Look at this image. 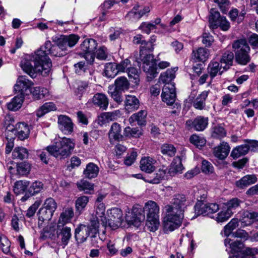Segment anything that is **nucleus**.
Returning a JSON list of instances; mask_svg holds the SVG:
<instances>
[{
  "label": "nucleus",
  "instance_id": "4be33fe9",
  "mask_svg": "<svg viewBox=\"0 0 258 258\" xmlns=\"http://www.w3.org/2000/svg\"><path fill=\"white\" fill-rule=\"evenodd\" d=\"M74 210L71 207L66 208L60 214L58 222L57 227L60 228L70 222L74 216Z\"/></svg>",
  "mask_w": 258,
  "mask_h": 258
},
{
  "label": "nucleus",
  "instance_id": "aec40b11",
  "mask_svg": "<svg viewBox=\"0 0 258 258\" xmlns=\"http://www.w3.org/2000/svg\"><path fill=\"white\" fill-rule=\"evenodd\" d=\"M155 160L150 157L142 158L140 161L141 170L148 173L153 172L155 169Z\"/></svg>",
  "mask_w": 258,
  "mask_h": 258
},
{
  "label": "nucleus",
  "instance_id": "4c0bfd02",
  "mask_svg": "<svg viewBox=\"0 0 258 258\" xmlns=\"http://www.w3.org/2000/svg\"><path fill=\"white\" fill-rule=\"evenodd\" d=\"M114 89L117 90L124 92L129 89L130 83L125 77H120L117 78L114 81Z\"/></svg>",
  "mask_w": 258,
  "mask_h": 258
},
{
  "label": "nucleus",
  "instance_id": "a19ab883",
  "mask_svg": "<svg viewBox=\"0 0 258 258\" xmlns=\"http://www.w3.org/2000/svg\"><path fill=\"white\" fill-rule=\"evenodd\" d=\"M89 202V198L87 196H82L77 199L75 202L76 213L79 215L81 214L85 210Z\"/></svg>",
  "mask_w": 258,
  "mask_h": 258
},
{
  "label": "nucleus",
  "instance_id": "6e6d98bb",
  "mask_svg": "<svg viewBox=\"0 0 258 258\" xmlns=\"http://www.w3.org/2000/svg\"><path fill=\"white\" fill-rule=\"evenodd\" d=\"M77 185L80 190L84 191L86 194H91L93 191V185L86 180H81L77 182Z\"/></svg>",
  "mask_w": 258,
  "mask_h": 258
},
{
  "label": "nucleus",
  "instance_id": "0eeeda50",
  "mask_svg": "<svg viewBox=\"0 0 258 258\" xmlns=\"http://www.w3.org/2000/svg\"><path fill=\"white\" fill-rule=\"evenodd\" d=\"M157 66L160 69H164L170 66V62L161 61L157 63L153 54H146L143 58V71L146 73L148 79L152 80L157 76Z\"/></svg>",
  "mask_w": 258,
  "mask_h": 258
},
{
  "label": "nucleus",
  "instance_id": "6ab92c4d",
  "mask_svg": "<svg viewBox=\"0 0 258 258\" xmlns=\"http://www.w3.org/2000/svg\"><path fill=\"white\" fill-rule=\"evenodd\" d=\"M90 101L94 105L99 107L103 110H106L108 106V98L103 93H97L95 94Z\"/></svg>",
  "mask_w": 258,
  "mask_h": 258
},
{
  "label": "nucleus",
  "instance_id": "8fccbe9b",
  "mask_svg": "<svg viewBox=\"0 0 258 258\" xmlns=\"http://www.w3.org/2000/svg\"><path fill=\"white\" fill-rule=\"evenodd\" d=\"M108 93L117 103L120 104L122 102V91L114 89L113 85L108 86Z\"/></svg>",
  "mask_w": 258,
  "mask_h": 258
},
{
  "label": "nucleus",
  "instance_id": "603ef678",
  "mask_svg": "<svg viewBox=\"0 0 258 258\" xmlns=\"http://www.w3.org/2000/svg\"><path fill=\"white\" fill-rule=\"evenodd\" d=\"M159 225V217L147 218L146 226L149 231L151 232L156 231L158 229Z\"/></svg>",
  "mask_w": 258,
  "mask_h": 258
},
{
  "label": "nucleus",
  "instance_id": "5fc2aeb1",
  "mask_svg": "<svg viewBox=\"0 0 258 258\" xmlns=\"http://www.w3.org/2000/svg\"><path fill=\"white\" fill-rule=\"evenodd\" d=\"M29 185V182L26 180H19L15 183L14 191L19 195L26 191Z\"/></svg>",
  "mask_w": 258,
  "mask_h": 258
},
{
  "label": "nucleus",
  "instance_id": "37998d69",
  "mask_svg": "<svg viewBox=\"0 0 258 258\" xmlns=\"http://www.w3.org/2000/svg\"><path fill=\"white\" fill-rule=\"evenodd\" d=\"M222 17V16H220L219 12L217 10L215 9H211L209 17L210 27L212 29L217 28V23Z\"/></svg>",
  "mask_w": 258,
  "mask_h": 258
},
{
  "label": "nucleus",
  "instance_id": "dca6fc26",
  "mask_svg": "<svg viewBox=\"0 0 258 258\" xmlns=\"http://www.w3.org/2000/svg\"><path fill=\"white\" fill-rule=\"evenodd\" d=\"M143 212L148 217H159V207L153 201H149L145 204L143 208Z\"/></svg>",
  "mask_w": 258,
  "mask_h": 258
},
{
  "label": "nucleus",
  "instance_id": "774afa93",
  "mask_svg": "<svg viewBox=\"0 0 258 258\" xmlns=\"http://www.w3.org/2000/svg\"><path fill=\"white\" fill-rule=\"evenodd\" d=\"M156 28L157 27L151 22H143L139 27V29H141L142 32L147 34H149L152 30Z\"/></svg>",
  "mask_w": 258,
  "mask_h": 258
},
{
  "label": "nucleus",
  "instance_id": "412c9836",
  "mask_svg": "<svg viewBox=\"0 0 258 258\" xmlns=\"http://www.w3.org/2000/svg\"><path fill=\"white\" fill-rule=\"evenodd\" d=\"M139 100L135 96L126 95L124 106L126 111L128 112L134 111L139 108Z\"/></svg>",
  "mask_w": 258,
  "mask_h": 258
},
{
  "label": "nucleus",
  "instance_id": "cd10ccee",
  "mask_svg": "<svg viewBox=\"0 0 258 258\" xmlns=\"http://www.w3.org/2000/svg\"><path fill=\"white\" fill-rule=\"evenodd\" d=\"M175 69L177 70V68L168 69L166 72L161 73L159 79V82L165 84V85L168 84H174V83H171V81L175 77Z\"/></svg>",
  "mask_w": 258,
  "mask_h": 258
},
{
  "label": "nucleus",
  "instance_id": "ddd939ff",
  "mask_svg": "<svg viewBox=\"0 0 258 258\" xmlns=\"http://www.w3.org/2000/svg\"><path fill=\"white\" fill-rule=\"evenodd\" d=\"M58 126L65 135H70L74 131V124L71 119L67 115H60L58 117Z\"/></svg>",
  "mask_w": 258,
  "mask_h": 258
},
{
  "label": "nucleus",
  "instance_id": "9d476101",
  "mask_svg": "<svg viewBox=\"0 0 258 258\" xmlns=\"http://www.w3.org/2000/svg\"><path fill=\"white\" fill-rule=\"evenodd\" d=\"M208 121V117L198 116L194 120H187L185 122V126L188 130L194 129L196 131L202 132L207 127Z\"/></svg>",
  "mask_w": 258,
  "mask_h": 258
},
{
  "label": "nucleus",
  "instance_id": "7ed1b4c3",
  "mask_svg": "<svg viewBox=\"0 0 258 258\" xmlns=\"http://www.w3.org/2000/svg\"><path fill=\"white\" fill-rule=\"evenodd\" d=\"M44 53L42 50H37L34 54L26 55L21 60V68L32 78H35L38 74L46 76L50 73H45L44 69L46 66L42 58V56H44Z\"/></svg>",
  "mask_w": 258,
  "mask_h": 258
},
{
  "label": "nucleus",
  "instance_id": "2f4dec72",
  "mask_svg": "<svg viewBox=\"0 0 258 258\" xmlns=\"http://www.w3.org/2000/svg\"><path fill=\"white\" fill-rule=\"evenodd\" d=\"M97 46V43L93 39H86L84 40L80 45L81 49L84 53L94 52Z\"/></svg>",
  "mask_w": 258,
  "mask_h": 258
},
{
  "label": "nucleus",
  "instance_id": "c03bdc74",
  "mask_svg": "<svg viewBox=\"0 0 258 258\" xmlns=\"http://www.w3.org/2000/svg\"><path fill=\"white\" fill-rule=\"evenodd\" d=\"M16 175L19 176H27L31 170V165L28 163L21 162L16 165Z\"/></svg>",
  "mask_w": 258,
  "mask_h": 258
},
{
  "label": "nucleus",
  "instance_id": "20e7f679",
  "mask_svg": "<svg viewBox=\"0 0 258 258\" xmlns=\"http://www.w3.org/2000/svg\"><path fill=\"white\" fill-rule=\"evenodd\" d=\"M75 146L74 140L66 137L55 139L52 145L47 147V152L52 156L60 159L70 156Z\"/></svg>",
  "mask_w": 258,
  "mask_h": 258
},
{
  "label": "nucleus",
  "instance_id": "1a4fd4ad",
  "mask_svg": "<svg viewBox=\"0 0 258 258\" xmlns=\"http://www.w3.org/2000/svg\"><path fill=\"white\" fill-rule=\"evenodd\" d=\"M109 219L107 220V226L112 229H116L120 227L123 221L122 212L118 208H112L107 211Z\"/></svg>",
  "mask_w": 258,
  "mask_h": 258
},
{
  "label": "nucleus",
  "instance_id": "c9c22d12",
  "mask_svg": "<svg viewBox=\"0 0 258 258\" xmlns=\"http://www.w3.org/2000/svg\"><path fill=\"white\" fill-rule=\"evenodd\" d=\"M30 92L35 100L41 99L49 96L48 90L46 88L40 87H36L31 88L30 89Z\"/></svg>",
  "mask_w": 258,
  "mask_h": 258
},
{
  "label": "nucleus",
  "instance_id": "bb28decb",
  "mask_svg": "<svg viewBox=\"0 0 258 258\" xmlns=\"http://www.w3.org/2000/svg\"><path fill=\"white\" fill-rule=\"evenodd\" d=\"M99 171L98 166L95 164L89 163L83 171V174L86 178L91 179L97 176Z\"/></svg>",
  "mask_w": 258,
  "mask_h": 258
},
{
  "label": "nucleus",
  "instance_id": "6e6552de",
  "mask_svg": "<svg viewBox=\"0 0 258 258\" xmlns=\"http://www.w3.org/2000/svg\"><path fill=\"white\" fill-rule=\"evenodd\" d=\"M80 37L76 34H70L68 35H62L59 37L52 38V40L55 43L59 44L60 47L68 52V48L74 47L78 42Z\"/></svg>",
  "mask_w": 258,
  "mask_h": 258
},
{
  "label": "nucleus",
  "instance_id": "de8ad7c7",
  "mask_svg": "<svg viewBox=\"0 0 258 258\" xmlns=\"http://www.w3.org/2000/svg\"><path fill=\"white\" fill-rule=\"evenodd\" d=\"M161 152L165 156L172 157L176 153V149L171 144L164 143L161 147Z\"/></svg>",
  "mask_w": 258,
  "mask_h": 258
},
{
  "label": "nucleus",
  "instance_id": "338daca9",
  "mask_svg": "<svg viewBox=\"0 0 258 258\" xmlns=\"http://www.w3.org/2000/svg\"><path fill=\"white\" fill-rule=\"evenodd\" d=\"M245 218L243 219V223H246V225H249L254 221H258V213L246 212L244 214Z\"/></svg>",
  "mask_w": 258,
  "mask_h": 258
},
{
  "label": "nucleus",
  "instance_id": "052dcab7",
  "mask_svg": "<svg viewBox=\"0 0 258 258\" xmlns=\"http://www.w3.org/2000/svg\"><path fill=\"white\" fill-rule=\"evenodd\" d=\"M126 72L127 73L128 77L130 79H133V82L136 84L139 83V72L138 69L130 66L129 68H127Z\"/></svg>",
  "mask_w": 258,
  "mask_h": 258
},
{
  "label": "nucleus",
  "instance_id": "9b49d317",
  "mask_svg": "<svg viewBox=\"0 0 258 258\" xmlns=\"http://www.w3.org/2000/svg\"><path fill=\"white\" fill-rule=\"evenodd\" d=\"M161 96L163 102L168 105H172L176 97L175 84L164 85Z\"/></svg>",
  "mask_w": 258,
  "mask_h": 258
},
{
  "label": "nucleus",
  "instance_id": "2eb2a0df",
  "mask_svg": "<svg viewBox=\"0 0 258 258\" xmlns=\"http://www.w3.org/2000/svg\"><path fill=\"white\" fill-rule=\"evenodd\" d=\"M62 229L58 227L56 232L57 244L64 248L68 244L72 236L71 228L68 227H62Z\"/></svg>",
  "mask_w": 258,
  "mask_h": 258
},
{
  "label": "nucleus",
  "instance_id": "bf43d9fd",
  "mask_svg": "<svg viewBox=\"0 0 258 258\" xmlns=\"http://www.w3.org/2000/svg\"><path fill=\"white\" fill-rule=\"evenodd\" d=\"M238 226V220L236 218L232 219L225 227L224 229V234L228 236L232 231Z\"/></svg>",
  "mask_w": 258,
  "mask_h": 258
},
{
  "label": "nucleus",
  "instance_id": "b1692460",
  "mask_svg": "<svg viewBox=\"0 0 258 258\" xmlns=\"http://www.w3.org/2000/svg\"><path fill=\"white\" fill-rule=\"evenodd\" d=\"M147 112L146 110H142L137 113H134L129 118L128 121L130 124L137 121L139 125H145L146 123V117Z\"/></svg>",
  "mask_w": 258,
  "mask_h": 258
},
{
  "label": "nucleus",
  "instance_id": "680f3d73",
  "mask_svg": "<svg viewBox=\"0 0 258 258\" xmlns=\"http://www.w3.org/2000/svg\"><path fill=\"white\" fill-rule=\"evenodd\" d=\"M0 241L1 247L3 252L7 254L10 253V241L4 235H1L0 236Z\"/></svg>",
  "mask_w": 258,
  "mask_h": 258
},
{
  "label": "nucleus",
  "instance_id": "3c124183",
  "mask_svg": "<svg viewBox=\"0 0 258 258\" xmlns=\"http://www.w3.org/2000/svg\"><path fill=\"white\" fill-rule=\"evenodd\" d=\"M56 109L54 104L52 102H47L44 104L36 112V115L40 117L49 111Z\"/></svg>",
  "mask_w": 258,
  "mask_h": 258
},
{
  "label": "nucleus",
  "instance_id": "f03ea898",
  "mask_svg": "<svg viewBox=\"0 0 258 258\" xmlns=\"http://www.w3.org/2000/svg\"><path fill=\"white\" fill-rule=\"evenodd\" d=\"M105 207L103 203L97 204L95 213L90 219L88 226L81 225L75 230V238L77 240L80 239V242H84L89 236L90 231L93 233L98 232L100 225L106 228L107 226V220L105 215Z\"/></svg>",
  "mask_w": 258,
  "mask_h": 258
},
{
  "label": "nucleus",
  "instance_id": "473e14b6",
  "mask_svg": "<svg viewBox=\"0 0 258 258\" xmlns=\"http://www.w3.org/2000/svg\"><path fill=\"white\" fill-rule=\"evenodd\" d=\"M24 99V96L23 95L18 94L12 99L11 102L7 104L8 109L11 111L18 110L21 107Z\"/></svg>",
  "mask_w": 258,
  "mask_h": 258
},
{
  "label": "nucleus",
  "instance_id": "13d9d810",
  "mask_svg": "<svg viewBox=\"0 0 258 258\" xmlns=\"http://www.w3.org/2000/svg\"><path fill=\"white\" fill-rule=\"evenodd\" d=\"M241 203L242 201L238 198H232L224 204V208L229 210L230 212H233V210L238 208Z\"/></svg>",
  "mask_w": 258,
  "mask_h": 258
},
{
  "label": "nucleus",
  "instance_id": "4468645a",
  "mask_svg": "<svg viewBox=\"0 0 258 258\" xmlns=\"http://www.w3.org/2000/svg\"><path fill=\"white\" fill-rule=\"evenodd\" d=\"M33 85L32 81L28 80L26 76H19L17 79L16 84L14 86V89L18 94L23 95L25 96L26 92L29 90L30 87Z\"/></svg>",
  "mask_w": 258,
  "mask_h": 258
},
{
  "label": "nucleus",
  "instance_id": "58836bf2",
  "mask_svg": "<svg viewBox=\"0 0 258 258\" xmlns=\"http://www.w3.org/2000/svg\"><path fill=\"white\" fill-rule=\"evenodd\" d=\"M249 150L250 148L247 144L238 146L232 150L231 156L233 159H237L241 156L246 155Z\"/></svg>",
  "mask_w": 258,
  "mask_h": 258
},
{
  "label": "nucleus",
  "instance_id": "f704fd0d",
  "mask_svg": "<svg viewBox=\"0 0 258 258\" xmlns=\"http://www.w3.org/2000/svg\"><path fill=\"white\" fill-rule=\"evenodd\" d=\"M234 59L233 53L231 51H227L224 52L220 60L221 65L224 64L223 66L224 70L226 71L229 69L230 67L233 64Z\"/></svg>",
  "mask_w": 258,
  "mask_h": 258
},
{
  "label": "nucleus",
  "instance_id": "c756f323",
  "mask_svg": "<svg viewBox=\"0 0 258 258\" xmlns=\"http://www.w3.org/2000/svg\"><path fill=\"white\" fill-rule=\"evenodd\" d=\"M257 178L254 175H246L236 182V185L240 188H244L256 182Z\"/></svg>",
  "mask_w": 258,
  "mask_h": 258
},
{
  "label": "nucleus",
  "instance_id": "864d4df0",
  "mask_svg": "<svg viewBox=\"0 0 258 258\" xmlns=\"http://www.w3.org/2000/svg\"><path fill=\"white\" fill-rule=\"evenodd\" d=\"M183 169L181 159L179 157H176L172 161L169 172L171 173H180Z\"/></svg>",
  "mask_w": 258,
  "mask_h": 258
},
{
  "label": "nucleus",
  "instance_id": "69168bd1",
  "mask_svg": "<svg viewBox=\"0 0 258 258\" xmlns=\"http://www.w3.org/2000/svg\"><path fill=\"white\" fill-rule=\"evenodd\" d=\"M190 142L197 147H202L206 143V140L202 137L196 135H192L189 138Z\"/></svg>",
  "mask_w": 258,
  "mask_h": 258
},
{
  "label": "nucleus",
  "instance_id": "a211bd4d",
  "mask_svg": "<svg viewBox=\"0 0 258 258\" xmlns=\"http://www.w3.org/2000/svg\"><path fill=\"white\" fill-rule=\"evenodd\" d=\"M230 148L228 144L222 142L219 145L215 147L213 150L214 155L220 160L225 159L229 154Z\"/></svg>",
  "mask_w": 258,
  "mask_h": 258
},
{
  "label": "nucleus",
  "instance_id": "79ce46f5",
  "mask_svg": "<svg viewBox=\"0 0 258 258\" xmlns=\"http://www.w3.org/2000/svg\"><path fill=\"white\" fill-rule=\"evenodd\" d=\"M226 131L222 125H216L211 128V137L214 139L221 140L226 137Z\"/></svg>",
  "mask_w": 258,
  "mask_h": 258
},
{
  "label": "nucleus",
  "instance_id": "a878e982",
  "mask_svg": "<svg viewBox=\"0 0 258 258\" xmlns=\"http://www.w3.org/2000/svg\"><path fill=\"white\" fill-rule=\"evenodd\" d=\"M209 50L203 47H200L197 50H193L192 58L195 61H205L209 57Z\"/></svg>",
  "mask_w": 258,
  "mask_h": 258
},
{
  "label": "nucleus",
  "instance_id": "5701e85b",
  "mask_svg": "<svg viewBox=\"0 0 258 258\" xmlns=\"http://www.w3.org/2000/svg\"><path fill=\"white\" fill-rule=\"evenodd\" d=\"M225 245L229 247L232 253L238 254L244 247V245L241 241H233L229 238L225 239L224 241Z\"/></svg>",
  "mask_w": 258,
  "mask_h": 258
},
{
  "label": "nucleus",
  "instance_id": "09e8293b",
  "mask_svg": "<svg viewBox=\"0 0 258 258\" xmlns=\"http://www.w3.org/2000/svg\"><path fill=\"white\" fill-rule=\"evenodd\" d=\"M13 159L23 160L28 157V151L24 147H16L12 153Z\"/></svg>",
  "mask_w": 258,
  "mask_h": 258
},
{
  "label": "nucleus",
  "instance_id": "f257e3e1",
  "mask_svg": "<svg viewBox=\"0 0 258 258\" xmlns=\"http://www.w3.org/2000/svg\"><path fill=\"white\" fill-rule=\"evenodd\" d=\"M190 204L185 195L178 194L174 196L172 205L165 206L166 216L164 218L163 226L166 232L172 231L181 225L183 212Z\"/></svg>",
  "mask_w": 258,
  "mask_h": 258
},
{
  "label": "nucleus",
  "instance_id": "0e129e2a",
  "mask_svg": "<svg viewBox=\"0 0 258 258\" xmlns=\"http://www.w3.org/2000/svg\"><path fill=\"white\" fill-rule=\"evenodd\" d=\"M43 188V184L38 181L32 183L29 188V192L31 196H33L39 192Z\"/></svg>",
  "mask_w": 258,
  "mask_h": 258
},
{
  "label": "nucleus",
  "instance_id": "49530a36",
  "mask_svg": "<svg viewBox=\"0 0 258 258\" xmlns=\"http://www.w3.org/2000/svg\"><path fill=\"white\" fill-rule=\"evenodd\" d=\"M255 253L254 249L244 247L238 254L230 256L229 258H255Z\"/></svg>",
  "mask_w": 258,
  "mask_h": 258
},
{
  "label": "nucleus",
  "instance_id": "393cba45",
  "mask_svg": "<svg viewBox=\"0 0 258 258\" xmlns=\"http://www.w3.org/2000/svg\"><path fill=\"white\" fill-rule=\"evenodd\" d=\"M208 72L212 79L214 78L218 74L221 75L225 71L223 69L222 65L220 66L219 62L212 60L209 63L208 66Z\"/></svg>",
  "mask_w": 258,
  "mask_h": 258
},
{
  "label": "nucleus",
  "instance_id": "72a5a7b5",
  "mask_svg": "<svg viewBox=\"0 0 258 258\" xmlns=\"http://www.w3.org/2000/svg\"><path fill=\"white\" fill-rule=\"evenodd\" d=\"M108 135L110 140H121L123 136L121 134L120 125L116 122L113 123L111 126Z\"/></svg>",
  "mask_w": 258,
  "mask_h": 258
},
{
  "label": "nucleus",
  "instance_id": "e2e57ef3",
  "mask_svg": "<svg viewBox=\"0 0 258 258\" xmlns=\"http://www.w3.org/2000/svg\"><path fill=\"white\" fill-rule=\"evenodd\" d=\"M233 212H230L226 209H223L216 217V220L218 222H223L227 221L232 215Z\"/></svg>",
  "mask_w": 258,
  "mask_h": 258
},
{
  "label": "nucleus",
  "instance_id": "a18cd8bd",
  "mask_svg": "<svg viewBox=\"0 0 258 258\" xmlns=\"http://www.w3.org/2000/svg\"><path fill=\"white\" fill-rule=\"evenodd\" d=\"M118 73L116 63L109 62L105 66L104 75L107 78H114Z\"/></svg>",
  "mask_w": 258,
  "mask_h": 258
},
{
  "label": "nucleus",
  "instance_id": "ea45409f",
  "mask_svg": "<svg viewBox=\"0 0 258 258\" xmlns=\"http://www.w3.org/2000/svg\"><path fill=\"white\" fill-rule=\"evenodd\" d=\"M91 85L88 81H80L78 82L76 90V95L81 98L85 93H89Z\"/></svg>",
  "mask_w": 258,
  "mask_h": 258
},
{
  "label": "nucleus",
  "instance_id": "e433bc0d",
  "mask_svg": "<svg viewBox=\"0 0 258 258\" xmlns=\"http://www.w3.org/2000/svg\"><path fill=\"white\" fill-rule=\"evenodd\" d=\"M166 174L165 170L159 169L155 174H153V177H148L147 178H144V181L152 184H158L164 178Z\"/></svg>",
  "mask_w": 258,
  "mask_h": 258
},
{
  "label": "nucleus",
  "instance_id": "f8f14e48",
  "mask_svg": "<svg viewBox=\"0 0 258 258\" xmlns=\"http://www.w3.org/2000/svg\"><path fill=\"white\" fill-rule=\"evenodd\" d=\"M219 209V206L216 203L204 204L198 202L195 206V212L198 215H209L217 212Z\"/></svg>",
  "mask_w": 258,
  "mask_h": 258
},
{
  "label": "nucleus",
  "instance_id": "f3484780",
  "mask_svg": "<svg viewBox=\"0 0 258 258\" xmlns=\"http://www.w3.org/2000/svg\"><path fill=\"white\" fill-rule=\"evenodd\" d=\"M15 131V134H17L18 137L21 140H24L28 137L29 134V128L27 124L25 123L19 122L16 124L15 128L10 129L7 128V132Z\"/></svg>",
  "mask_w": 258,
  "mask_h": 258
},
{
  "label": "nucleus",
  "instance_id": "423d86ee",
  "mask_svg": "<svg viewBox=\"0 0 258 258\" xmlns=\"http://www.w3.org/2000/svg\"><path fill=\"white\" fill-rule=\"evenodd\" d=\"M38 50H41L44 53V56H42L43 60L46 64V68L44 70L46 72H50L52 67V63L50 59L48 56V54L55 56L60 57L65 55L67 52L64 51L59 46V44L52 45L50 41H46L44 44Z\"/></svg>",
  "mask_w": 258,
  "mask_h": 258
},
{
  "label": "nucleus",
  "instance_id": "39448f33",
  "mask_svg": "<svg viewBox=\"0 0 258 258\" xmlns=\"http://www.w3.org/2000/svg\"><path fill=\"white\" fill-rule=\"evenodd\" d=\"M232 48L235 52V61L239 64L245 66L250 61V47L244 39L234 41Z\"/></svg>",
  "mask_w": 258,
  "mask_h": 258
},
{
  "label": "nucleus",
  "instance_id": "7c9ffc66",
  "mask_svg": "<svg viewBox=\"0 0 258 258\" xmlns=\"http://www.w3.org/2000/svg\"><path fill=\"white\" fill-rule=\"evenodd\" d=\"M120 115V111L119 110L112 112H103L99 116V120L104 123L116 120Z\"/></svg>",
  "mask_w": 258,
  "mask_h": 258
},
{
  "label": "nucleus",
  "instance_id": "c85d7f7f",
  "mask_svg": "<svg viewBox=\"0 0 258 258\" xmlns=\"http://www.w3.org/2000/svg\"><path fill=\"white\" fill-rule=\"evenodd\" d=\"M208 91L202 92L193 101V106L199 110H203L206 107V100L208 96Z\"/></svg>",
  "mask_w": 258,
  "mask_h": 258
},
{
  "label": "nucleus",
  "instance_id": "4d7b16f0",
  "mask_svg": "<svg viewBox=\"0 0 258 258\" xmlns=\"http://www.w3.org/2000/svg\"><path fill=\"white\" fill-rule=\"evenodd\" d=\"M53 215V213L52 212L42 207L40 209L38 212L39 220L42 221H49L51 219Z\"/></svg>",
  "mask_w": 258,
  "mask_h": 258
}]
</instances>
